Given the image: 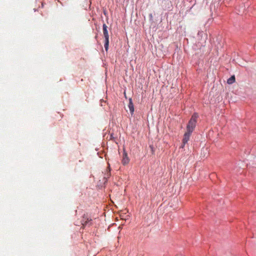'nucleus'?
Segmentation results:
<instances>
[{
	"label": "nucleus",
	"instance_id": "obj_7",
	"mask_svg": "<svg viewBox=\"0 0 256 256\" xmlns=\"http://www.w3.org/2000/svg\"><path fill=\"white\" fill-rule=\"evenodd\" d=\"M128 107L129 108L130 114H132L134 112V104L132 103V98L129 99V103L128 104Z\"/></svg>",
	"mask_w": 256,
	"mask_h": 256
},
{
	"label": "nucleus",
	"instance_id": "obj_10",
	"mask_svg": "<svg viewBox=\"0 0 256 256\" xmlns=\"http://www.w3.org/2000/svg\"><path fill=\"white\" fill-rule=\"evenodd\" d=\"M149 17H150V20H152L153 16H152V14H149Z\"/></svg>",
	"mask_w": 256,
	"mask_h": 256
},
{
	"label": "nucleus",
	"instance_id": "obj_11",
	"mask_svg": "<svg viewBox=\"0 0 256 256\" xmlns=\"http://www.w3.org/2000/svg\"><path fill=\"white\" fill-rule=\"evenodd\" d=\"M202 32H202V31H199V32H198V34L199 35V34H202Z\"/></svg>",
	"mask_w": 256,
	"mask_h": 256
},
{
	"label": "nucleus",
	"instance_id": "obj_4",
	"mask_svg": "<svg viewBox=\"0 0 256 256\" xmlns=\"http://www.w3.org/2000/svg\"><path fill=\"white\" fill-rule=\"evenodd\" d=\"M130 160L128 156L127 153L125 150H124V153L122 154V163L124 165H126L129 162Z\"/></svg>",
	"mask_w": 256,
	"mask_h": 256
},
{
	"label": "nucleus",
	"instance_id": "obj_9",
	"mask_svg": "<svg viewBox=\"0 0 256 256\" xmlns=\"http://www.w3.org/2000/svg\"><path fill=\"white\" fill-rule=\"evenodd\" d=\"M108 44H109V38L104 39V48L106 51H108Z\"/></svg>",
	"mask_w": 256,
	"mask_h": 256
},
{
	"label": "nucleus",
	"instance_id": "obj_3",
	"mask_svg": "<svg viewBox=\"0 0 256 256\" xmlns=\"http://www.w3.org/2000/svg\"><path fill=\"white\" fill-rule=\"evenodd\" d=\"M192 134V132L186 131L184 135V138L182 139V148H183L184 145L188 142L190 140V136Z\"/></svg>",
	"mask_w": 256,
	"mask_h": 256
},
{
	"label": "nucleus",
	"instance_id": "obj_1",
	"mask_svg": "<svg viewBox=\"0 0 256 256\" xmlns=\"http://www.w3.org/2000/svg\"><path fill=\"white\" fill-rule=\"evenodd\" d=\"M198 118V114L196 113H194L192 116L191 118L188 121V122L186 126V131L192 132L196 126L197 118Z\"/></svg>",
	"mask_w": 256,
	"mask_h": 256
},
{
	"label": "nucleus",
	"instance_id": "obj_5",
	"mask_svg": "<svg viewBox=\"0 0 256 256\" xmlns=\"http://www.w3.org/2000/svg\"><path fill=\"white\" fill-rule=\"evenodd\" d=\"M111 174H110V166L108 164V166L106 170V172L104 174V184L107 182L108 178L110 176Z\"/></svg>",
	"mask_w": 256,
	"mask_h": 256
},
{
	"label": "nucleus",
	"instance_id": "obj_2",
	"mask_svg": "<svg viewBox=\"0 0 256 256\" xmlns=\"http://www.w3.org/2000/svg\"><path fill=\"white\" fill-rule=\"evenodd\" d=\"M81 223L84 226H90L92 224V220L88 216V214H84L82 216Z\"/></svg>",
	"mask_w": 256,
	"mask_h": 256
},
{
	"label": "nucleus",
	"instance_id": "obj_8",
	"mask_svg": "<svg viewBox=\"0 0 256 256\" xmlns=\"http://www.w3.org/2000/svg\"><path fill=\"white\" fill-rule=\"evenodd\" d=\"M235 82V76H231L227 80V83L228 84H232Z\"/></svg>",
	"mask_w": 256,
	"mask_h": 256
},
{
	"label": "nucleus",
	"instance_id": "obj_6",
	"mask_svg": "<svg viewBox=\"0 0 256 256\" xmlns=\"http://www.w3.org/2000/svg\"><path fill=\"white\" fill-rule=\"evenodd\" d=\"M107 28V26L105 24H104L102 25V30L104 39L109 38V36Z\"/></svg>",
	"mask_w": 256,
	"mask_h": 256
}]
</instances>
